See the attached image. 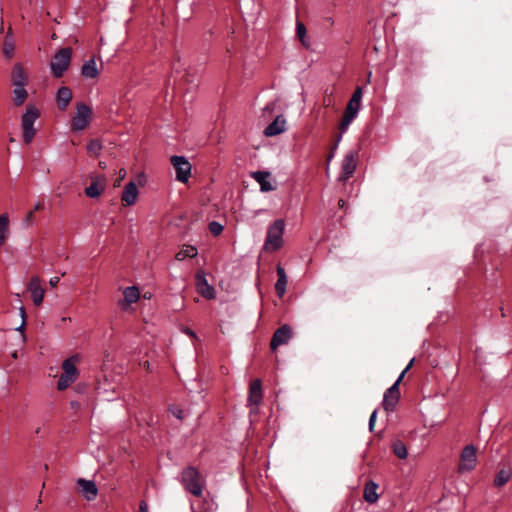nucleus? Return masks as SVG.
<instances>
[{
  "label": "nucleus",
  "mask_w": 512,
  "mask_h": 512,
  "mask_svg": "<svg viewBox=\"0 0 512 512\" xmlns=\"http://www.w3.org/2000/svg\"><path fill=\"white\" fill-rule=\"evenodd\" d=\"M11 82L14 86H26L28 84V75L22 63H16L11 72Z\"/></svg>",
  "instance_id": "18"
},
{
  "label": "nucleus",
  "mask_w": 512,
  "mask_h": 512,
  "mask_svg": "<svg viewBox=\"0 0 512 512\" xmlns=\"http://www.w3.org/2000/svg\"><path fill=\"white\" fill-rule=\"evenodd\" d=\"M197 253V249L194 246H185L176 254V259L182 261L186 258H194L197 256Z\"/></svg>",
  "instance_id": "30"
},
{
  "label": "nucleus",
  "mask_w": 512,
  "mask_h": 512,
  "mask_svg": "<svg viewBox=\"0 0 512 512\" xmlns=\"http://www.w3.org/2000/svg\"><path fill=\"white\" fill-rule=\"evenodd\" d=\"M356 169V153L349 152L344 157L342 163L341 174L339 175L338 180L340 182H345L348 178H350Z\"/></svg>",
  "instance_id": "13"
},
{
  "label": "nucleus",
  "mask_w": 512,
  "mask_h": 512,
  "mask_svg": "<svg viewBox=\"0 0 512 512\" xmlns=\"http://www.w3.org/2000/svg\"><path fill=\"white\" fill-rule=\"evenodd\" d=\"M377 488L378 485L373 481H369L366 483L364 489V499L366 502L375 503L378 500L379 496L376 493Z\"/></svg>",
  "instance_id": "27"
},
{
  "label": "nucleus",
  "mask_w": 512,
  "mask_h": 512,
  "mask_svg": "<svg viewBox=\"0 0 512 512\" xmlns=\"http://www.w3.org/2000/svg\"><path fill=\"white\" fill-rule=\"evenodd\" d=\"M352 121H353V119H350V117H348L346 115L342 116L341 122L339 124V130L341 131V133H343L347 130L348 126L350 125V123Z\"/></svg>",
  "instance_id": "36"
},
{
  "label": "nucleus",
  "mask_w": 512,
  "mask_h": 512,
  "mask_svg": "<svg viewBox=\"0 0 512 512\" xmlns=\"http://www.w3.org/2000/svg\"><path fill=\"white\" fill-rule=\"evenodd\" d=\"M88 386L85 384V383H78L76 386H75V390L78 392V393H85L86 390H87Z\"/></svg>",
  "instance_id": "38"
},
{
  "label": "nucleus",
  "mask_w": 512,
  "mask_h": 512,
  "mask_svg": "<svg viewBox=\"0 0 512 512\" xmlns=\"http://www.w3.org/2000/svg\"><path fill=\"white\" fill-rule=\"evenodd\" d=\"M285 220L277 219L268 228L266 240L263 246L265 252L273 253L284 245L283 235L285 231Z\"/></svg>",
  "instance_id": "1"
},
{
  "label": "nucleus",
  "mask_w": 512,
  "mask_h": 512,
  "mask_svg": "<svg viewBox=\"0 0 512 512\" xmlns=\"http://www.w3.org/2000/svg\"><path fill=\"white\" fill-rule=\"evenodd\" d=\"M28 291L31 294V299L36 306H39L43 302L44 289L41 286V280L38 276H33L27 286Z\"/></svg>",
  "instance_id": "12"
},
{
  "label": "nucleus",
  "mask_w": 512,
  "mask_h": 512,
  "mask_svg": "<svg viewBox=\"0 0 512 512\" xmlns=\"http://www.w3.org/2000/svg\"><path fill=\"white\" fill-rule=\"evenodd\" d=\"M70 406H71L72 409L77 411L78 409H80L81 404L78 401H71L70 402Z\"/></svg>",
  "instance_id": "44"
},
{
  "label": "nucleus",
  "mask_w": 512,
  "mask_h": 512,
  "mask_svg": "<svg viewBox=\"0 0 512 512\" xmlns=\"http://www.w3.org/2000/svg\"><path fill=\"white\" fill-rule=\"evenodd\" d=\"M106 183L104 175L91 176V184L85 188V195L89 198H98L104 192Z\"/></svg>",
  "instance_id": "11"
},
{
  "label": "nucleus",
  "mask_w": 512,
  "mask_h": 512,
  "mask_svg": "<svg viewBox=\"0 0 512 512\" xmlns=\"http://www.w3.org/2000/svg\"><path fill=\"white\" fill-rule=\"evenodd\" d=\"M208 229L212 235L219 236L223 232L224 226L217 221H211L208 224Z\"/></svg>",
  "instance_id": "34"
},
{
  "label": "nucleus",
  "mask_w": 512,
  "mask_h": 512,
  "mask_svg": "<svg viewBox=\"0 0 512 512\" xmlns=\"http://www.w3.org/2000/svg\"><path fill=\"white\" fill-rule=\"evenodd\" d=\"M277 275L278 280L275 284V292L280 298H282L286 292L287 276L285 268L280 264L277 266Z\"/></svg>",
  "instance_id": "24"
},
{
  "label": "nucleus",
  "mask_w": 512,
  "mask_h": 512,
  "mask_svg": "<svg viewBox=\"0 0 512 512\" xmlns=\"http://www.w3.org/2000/svg\"><path fill=\"white\" fill-rule=\"evenodd\" d=\"M288 343V323L281 325L273 334L270 341V350L272 353H276L277 348Z\"/></svg>",
  "instance_id": "15"
},
{
  "label": "nucleus",
  "mask_w": 512,
  "mask_h": 512,
  "mask_svg": "<svg viewBox=\"0 0 512 512\" xmlns=\"http://www.w3.org/2000/svg\"><path fill=\"white\" fill-rule=\"evenodd\" d=\"M119 174L120 176L118 177V179L115 181L114 183V186L117 187V186H120V183H121V180L126 176V171L125 169H121L119 171Z\"/></svg>",
  "instance_id": "40"
},
{
  "label": "nucleus",
  "mask_w": 512,
  "mask_h": 512,
  "mask_svg": "<svg viewBox=\"0 0 512 512\" xmlns=\"http://www.w3.org/2000/svg\"><path fill=\"white\" fill-rule=\"evenodd\" d=\"M393 452L400 459H405L407 457L406 446L400 440H397V441L394 442V444H393Z\"/></svg>",
  "instance_id": "33"
},
{
  "label": "nucleus",
  "mask_w": 512,
  "mask_h": 512,
  "mask_svg": "<svg viewBox=\"0 0 512 512\" xmlns=\"http://www.w3.org/2000/svg\"><path fill=\"white\" fill-rule=\"evenodd\" d=\"M25 324H26V320L24 319L22 321L21 325L17 328V330L22 333L23 339H25V334H24Z\"/></svg>",
  "instance_id": "43"
},
{
  "label": "nucleus",
  "mask_w": 512,
  "mask_h": 512,
  "mask_svg": "<svg viewBox=\"0 0 512 512\" xmlns=\"http://www.w3.org/2000/svg\"><path fill=\"white\" fill-rule=\"evenodd\" d=\"M169 412H171L173 414V416H175L179 420H183L185 417L184 411L176 405L170 406Z\"/></svg>",
  "instance_id": "35"
},
{
  "label": "nucleus",
  "mask_w": 512,
  "mask_h": 512,
  "mask_svg": "<svg viewBox=\"0 0 512 512\" xmlns=\"http://www.w3.org/2000/svg\"><path fill=\"white\" fill-rule=\"evenodd\" d=\"M345 204H346V202L343 199H340L338 202V205L340 208H344Z\"/></svg>",
  "instance_id": "48"
},
{
  "label": "nucleus",
  "mask_w": 512,
  "mask_h": 512,
  "mask_svg": "<svg viewBox=\"0 0 512 512\" xmlns=\"http://www.w3.org/2000/svg\"><path fill=\"white\" fill-rule=\"evenodd\" d=\"M40 117V111L34 105H27L26 112L21 117V125L23 129V141L30 144L35 137L36 129L34 122Z\"/></svg>",
  "instance_id": "4"
},
{
  "label": "nucleus",
  "mask_w": 512,
  "mask_h": 512,
  "mask_svg": "<svg viewBox=\"0 0 512 512\" xmlns=\"http://www.w3.org/2000/svg\"><path fill=\"white\" fill-rule=\"evenodd\" d=\"M477 450L474 445H467L462 450L458 466L459 472L471 471L474 469L477 460Z\"/></svg>",
  "instance_id": "9"
},
{
  "label": "nucleus",
  "mask_w": 512,
  "mask_h": 512,
  "mask_svg": "<svg viewBox=\"0 0 512 512\" xmlns=\"http://www.w3.org/2000/svg\"><path fill=\"white\" fill-rule=\"evenodd\" d=\"M263 399L262 381L260 379H253L249 384L248 398L249 405H259Z\"/></svg>",
  "instance_id": "14"
},
{
  "label": "nucleus",
  "mask_w": 512,
  "mask_h": 512,
  "mask_svg": "<svg viewBox=\"0 0 512 512\" xmlns=\"http://www.w3.org/2000/svg\"><path fill=\"white\" fill-rule=\"evenodd\" d=\"M170 162L176 171V179L179 182L186 183L191 175L192 165L185 156L173 155Z\"/></svg>",
  "instance_id": "8"
},
{
  "label": "nucleus",
  "mask_w": 512,
  "mask_h": 512,
  "mask_svg": "<svg viewBox=\"0 0 512 512\" xmlns=\"http://www.w3.org/2000/svg\"><path fill=\"white\" fill-rule=\"evenodd\" d=\"M77 485L79 486L80 492L84 498L88 501L94 500L97 497L98 488L94 481L79 478L77 480Z\"/></svg>",
  "instance_id": "16"
},
{
  "label": "nucleus",
  "mask_w": 512,
  "mask_h": 512,
  "mask_svg": "<svg viewBox=\"0 0 512 512\" xmlns=\"http://www.w3.org/2000/svg\"><path fill=\"white\" fill-rule=\"evenodd\" d=\"M138 196V188L135 182L130 181L128 182L124 190L122 192L121 200L125 203V205L130 206L133 205L136 201V198Z\"/></svg>",
  "instance_id": "21"
},
{
  "label": "nucleus",
  "mask_w": 512,
  "mask_h": 512,
  "mask_svg": "<svg viewBox=\"0 0 512 512\" xmlns=\"http://www.w3.org/2000/svg\"><path fill=\"white\" fill-rule=\"evenodd\" d=\"M77 356H71L65 359L62 363V374L60 375L57 382V389L59 391H64L67 389L70 384H72L78 377L79 371L75 365L77 361Z\"/></svg>",
  "instance_id": "6"
},
{
  "label": "nucleus",
  "mask_w": 512,
  "mask_h": 512,
  "mask_svg": "<svg viewBox=\"0 0 512 512\" xmlns=\"http://www.w3.org/2000/svg\"><path fill=\"white\" fill-rule=\"evenodd\" d=\"M510 476H511V474L509 471H507L505 469H501L495 477V480H494L495 486L501 487V486L505 485L509 481Z\"/></svg>",
  "instance_id": "32"
},
{
  "label": "nucleus",
  "mask_w": 512,
  "mask_h": 512,
  "mask_svg": "<svg viewBox=\"0 0 512 512\" xmlns=\"http://www.w3.org/2000/svg\"><path fill=\"white\" fill-rule=\"evenodd\" d=\"M195 284L197 292L205 299L212 300L216 296L215 289L210 285L206 279L205 272L198 270L195 274Z\"/></svg>",
  "instance_id": "10"
},
{
  "label": "nucleus",
  "mask_w": 512,
  "mask_h": 512,
  "mask_svg": "<svg viewBox=\"0 0 512 512\" xmlns=\"http://www.w3.org/2000/svg\"><path fill=\"white\" fill-rule=\"evenodd\" d=\"M377 417V410H374L369 418V430L372 432L374 430L375 422Z\"/></svg>",
  "instance_id": "37"
},
{
  "label": "nucleus",
  "mask_w": 512,
  "mask_h": 512,
  "mask_svg": "<svg viewBox=\"0 0 512 512\" xmlns=\"http://www.w3.org/2000/svg\"><path fill=\"white\" fill-rule=\"evenodd\" d=\"M295 36H296V39H298L300 41L302 46H304L305 48L310 47V39L307 35L306 26L304 25L303 22H301L298 19L296 20V35Z\"/></svg>",
  "instance_id": "26"
},
{
  "label": "nucleus",
  "mask_w": 512,
  "mask_h": 512,
  "mask_svg": "<svg viewBox=\"0 0 512 512\" xmlns=\"http://www.w3.org/2000/svg\"><path fill=\"white\" fill-rule=\"evenodd\" d=\"M81 75L85 78H96L99 75L94 58L84 62L81 68Z\"/></svg>",
  "instance_id": "25"
},
{
  "label": "nucleus",
  "mask_w": 512,
  "mask_h": 512,
  "mask_svg": "<svg viewBox=\"0 0 512 512\" xmlns=\"http://www.w3.org/2000/svg\"><path fill=\"white\" fill-rule=\"evenodd\" d=\"M251 177L254 178L260 184L262 192H269L274 189L271 183L268 181V178L270 177V172L255 171L251 173Z\"/></svg>",
  "instance_id": "23"
},
{
  "label": "nucleus",
  "mask_w": 512,
  "mask_h": 512,
  "mask_svg": "<svg viewBox=\"0 0 512 512\" xmlns=\"http://www.w3.org/2000/svg\"><path fill=\"white\" fill-rule=\"evenodd\" d=\"M414 363V359H412L409 364L405 367V369L401 372L396 382L386 390L383 397V408L389 412L393 411L395 406L397 405L399 399H400V390L399 386L402 382L403 378L405 377V374L411 369L412 365Z\"/></svg>",
  "instance_id": "5"
},
{
  "label": "nucleus",
  "mask_w": 512,
  "mask_h": 512,
  "mask_svg": "<svg viewBox=\"0 0 512 512\" xmlns=\"http://www.w3.org/2000/svg\"><path fill=\"white\" fill-rule=\"evenodd\" d=\"M102 142L99 139H91L87 146V152L91 155L98 156L102 150Z\"/></svg>",
  "instance_id": "31"
},
{
  "label": "nucleus",
  "mask_w": 512,
  "mask_h": 512,
  "mask_svg": "<svg viewBox=\"0 0 512 512\" xmlns=\"http://www.w3.org/2000/svg\"><path fill=\"white\" fill-rule=\"evenodd\" d=\"M72 91L67 86H62L56 94L57 107L60 111H65L72 99Z\"/></svg>",
  "instance_id": "20"
},
{
  "label": "nucleus",
  "mask_w": 512,
  "mask_h": 512,
  "mask_svg": "<svg viewBox=\"0 0 512 512\" xmlns=\"http://www.w3.org/2000/svg\"><path fill=\"white\" fill-rule=\"evenodd\" d=\"M9 232V217L6 213L0 215V247L6 242Z\"/></svg>",
  "instance_id": "28"
},
{
  "label": "nucleus",
  "mask_w": 512,
  "mask_h": 512,
  "mask_svg": "<svg viewBox=\"0 0 512 512\" xmlns=\"http://www.w3.org/2000/svg\"><path fill=\"white\" fill-rule=\"evenodd\" d=\"M185 333L188 334L189 336L193 337V338H196V334L193 330H191L190 328H186L185 330Z\"/></svg>",
  "instance_id": "46"
},
{
  "label": "nucleus",
  "mask_w": 512,
  "mask_h": 512,
  "mask_svg": "<svg viewBox=\"0 0 512 512\" xmlns=\"http://www.w3.org/2000/svg\"><path fill=\"white\" fill-rule=\"evenodd\" d=\"M20 315H21V318H22V321L26 318H27V315H26V311H25V308L21 307L20 308Z\"/></svg>",
  "instance_id": "47"
},
{
  "label": "nucleus",
  "mask_w": 512,
  "mask_h": 512,
  "mask_svg": "<svg viewBox=\"0 0 512 512\" xmlns=\"http://www.w3.org/2000/svg\"><path fill=\"white\" fill-rule=\"evenodd\" d=\"M181 482L186 491L196 497L202 496L204 481L196 467H186L181 473Z\"/></svg>",
  "instance_id": "2"
},
{
  "label": "nucleus",
  "mask_w": 512,
  "mask_h": 512,
  "mask_svg": "<svg viewBox=\"0 0 512 512\" xmlns=\"http://www.w3.org/2000/svg\"><path fill=\"white\" fill-rule=\"evenodd\" d=\"M33 219H34V211H32V210H31V211H29V212L27 213V215H26V217H25V220H24V221H25V223H26L27 225H31V224H32V222H33Z\"/></svg>",
  "instance_id": "39"
},
{
  "label": "nucleus",
  "mask_w": 512,
  "mask_h": 512,
  "mask_svg": "<svg viewBox=\"0 0 512 512\" xmlns=\"http://www.w3.org/2000/svg\"><path fill=\"white\" fill-rule=\"evenodd\" d=\"M73 50L71 47H64L58 50L50 62L51 74L54 78H61L68 70Z\"/></svg>",
  "instance_id": "3"
},
{
  "label": "nucleus",
  "mask_w": 512,
  "mask_h": 512,
  "mask_svg": "<svg viewBox=\"0 0 512 512\" xmlns=\"http://www.w3.org/2000/svg\"><path fill=\"white\" fill-rule=\"evenodd\" d=\"M286 119L283 115L277 116L264 130V135L267 137L278 135L285 131Z\"/></svg>",
  "instance_id": "19"
},
{
  "label": "nucleus",
  "mask_w": 512,
  "mask_h": 512,
  "mask_svg": "<svg viewBox=\"0 0 512 512\" xmlns=\"http://www.w3.org/2000/svg\"><path fill=\"white\" fill-rule=\"evenodd\" d=\"M13 94V103L17 107L23 105L28 97V92L26 91L25 86H15Z\"/></svg>",
  "instance_id": "29"
},
{
  "label": "nucleus",
  "mask_w": 512,
  "mask_h": 512,
  "mask_svg": "<svg viewBox=\"0 0 512 512\" xmlns=\"http://www.w3.org/2000/svg\"><path fill=\"white\" fill-rule=\"evenodd\" d=\"M59 281H60L59 277H53L50 279L49 284L51 285V287H56L57 284L59 283Z\"/></svg>",
  "instance_id": "42"
},
{
  "label": "nucleus",
  "mask_w": 512,
  "mask_h": 512,
  "mask_svg": "<svg viewBox=\"0 0 512 512\" xmlns=\"http://www.w3.org/2000/svg\"><path fill=\"white\" fill-rule=\"evenodd\" d=\"M123 294H124V298L119 300V305L122 308H125L126 306L137 302L140 297V291H139L138 287H136V286L127 287L124 290Z\"/></svg>",
  "instance_id": "22"
},
{
  "label": "nucleus",
  "mask_w": 512,
  "mask_h": 512,
  "mask_svg": "<svg viewBox=\"0 0 512 512\" xmlns=\"http://www.w3.org/2000/svg\"><path fill=\"white\" fill-rule=\"evenodd\" d=\"M42 209H44V205H43V203L38 202V203L34 206V209H33L32 211H34V212H35V211L42 210Z\"/></svg>",
  "instance_id": "45"
},
{
  "label": "nucleus",
  "mask_w": 512,
  "mask_h": 512,
  "mask_svg": "<svg viewBox=\"0 0 512 512\" xmlns=\"http://www.w3.org/2000/svg\"><path fill=\"white\" fill-rule=\"evenodd\" d=\"M92 116V109L84 102L76 104V113L71 121L72 131H82L90 123Z\"/></svg>",
  "instance_id": "7"
},
{
  "label": "nucleus",
  "mask_w": 512,
  "mask_h": 512,
  "mask_svg": "<svg viewBox=\"0 0 512 512\" xmlns=\"http://www.w3.org/2000/svg\"><path fill=\"white\" fill-rule=\"evenodd\" d=\"M9 51H10V48H7V49L5 48L4 49V53L7 54V55H9Z\"/></svg>",
  "instance_id": "49"
},
{
  "label": "nucleus",
  "mask_w": 512,
  "mask_h": 512,
  "mask_svg": "<svg viewBox=\"0 0 512 512\" xmlns=\"http://www.w3.org/2000/svg\"><path fill=\"white\" fill-rule=\"evenodd\" d=\"M9 51H10V48H7V49L5 48L4 49V53L7 54V55H9Z\"/></svg>",
  "instance_id": "50"
},
{
  "label": "nucleus",
  "mask_w": 512,
  "mask_h": 512,
  "mask_svg": "<svg viewBox=\"0 0 512 512\" xmlns=\"http://www.w3.org/2000/svg\"><path fill=\"white\" fill-rule=\"evenodd\" d=\"M138 512H148V504L145 500L140 501Z\"/></svg>",
  "instance_id": "41"
},
{
  "label": "nucleus",
  "mask_w": 512,
  "mask_h": 512,
  "mask_svg": "<svg viewBox=\"0 0 512 512\" xmlns=\"http://www.w3.org/2000/svg\"><path fill=\"white\" fill-rule=\"evenodd\" d=\"M361 99H362V88L357 87L354 90L352 97L349 100L343 115L350 117V119H354L359 110Z\"/></svg>",
  "instance_id": "17"
}]
</instances>
